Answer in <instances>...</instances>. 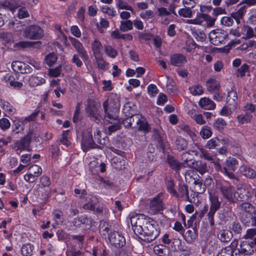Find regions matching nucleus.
Listing matches in <instances>:
<instances>
[{
    "mask_svg": "<svg viewBox=\"0 0 256 256\" xmlns=\"http://www.w3.org/2000/svg\"><path fill=\"white\" fill-rule=\"evenodd\" d=\"M242 174L250 179H254L256 176L255 170L247 165H242L240 167Z\"/></svg>",
    "mask_w": 256,
    "mask_h": 256,
    "instance_id": "obj_28",
    "label": "nucleus"
},
{
    "mask_svg": "<svg viewBox=\"0 0 256 256\" xmlns=\"http://www.w3.org/2000/svg\"><path fill=\"white\" fill-rule=\"evenodd\" d=\"M126 162L124 156H114L112 159V163L114 164V168L118 170L124 168Z\"/></svg>",
    "mask_w": 256,
    "mask_h": 256,
    "instance_id": "obj_32",
    "label": "nucleus"
},
{
    "mask_svg": "<svg viewBox=\"0 0 256 256\" xmlns=\"http://www.w3.org/2000/svg\"><path fill=\"white\" fill-rule=\"evenodd\" d=\"M126 222L128 227L130 226V224L132 229L134 232L136 228L138 226L141 228H142V226L144 225H150L154 226L156 222L152 218L144 214L132 212L130 213L126 218ZM146 226L148 227V226Z\"/></svg>",
    "mask_w": 256,
    "mask_h": 256,
    "instance_id": "obj_2",
    "label": "nucleus"
},
{
    "mask_svg": "<svg viewBox=\"0 0 256 256\" xmlns=\"http://www.w3.org/2000/svg\"><path fill=\"white\" fill-rule=\"evenodd\" d=\"M194 190L195 192L198 194H203L205 192L206 188L205 185L202 182V180H195L194 182Z\"/></svg>",
    "mask_w": 256,
    "mask_h": 256,
    "instance_id": "obj_45",
    "label": "nucleus"
},
{
    "mask_svg": "<svg viewBox=\"0 0 256 256\" xmlns=\"http://www.w3.org/2000/svg\"><path fill=\"white\" fill-rule=\"evenodd\" d=\"M238 164V160L236 158L230 157L222 166L218 162H214V167L216 172H220L225 176L232 179L235 178L234 172L236 169Z\"/></svg>",
    "mask_w": 256,
    "mask_h": 256,
    "instance_id": "obj_6",
    "label": "nucleus"
},
{
    "mask_svg": "<svg viewBox=\"0 0 256 256\" xmlns=\"http://www.w3.org/2000/svg\"><path fill=\"white\" fill-rule=\"evenodd\" d=\"M137 130L138 132L145 134H148L151 131V126L146 120V118L142 114H138L135 118Z\"/></svg>",
    "mask_w": 256,
    "mask_h": 256,
    "instance_id": "obj_14",
    "label": "nucleus"
},
{
    "mask_svg": "<svg viewBox=\"0 0 256 256\" xmlns=\"http://www.w3.org/2000/svg\"><path fill=\"white\" fill-rule=\"evenodd\" d=\"M83 117L80 114V104H77L75 107V110L72 117V122L75 124H77L82 120Z\"/></svg>",
    "mask_w": 256,
    "mask_h": 256,
    "instance_id": "obj_37",
    "label": "nucleus"
},
{
    "mask_svg": "<svg viewBox=\"0 0 256 256\" xmlns=\"http://www.w3.org/2000/svg\"><path fill=\"white\" fill-rule=\"evenodd\" d=\"M175 144L176 148L178 150H184L187 148L188 142L186 139L184 138L182 136H178L176 138Z\"/></svg>",
    "mask_w": 256,
    "mask_h": 256,
    "instance_id": "obj_34",
    "label": "nucleus"
},
{
    "mask_svg": "<svg viewBox=\"0 0 256 256\" xmlns=\"http://www.w3.org/2000/svg\"><path fill=\"white\" fill-rule=\"evenodd\" d=\"M86 112L90 120L98 124L100 121V112L97 102L94 100L88 99L85 108Z\"/></svg>",
    "mask_w": 256,
    "mask_h": 256,
    "instance_id": "obj_8",
    "label": "nucleus"
},
{
    "mask_svg": "<svg viewBox=\"0 0 256 256\" xmlns=\"http://www.w3.org/2000/svg\"><path fill=\"white\" fill-rule=\"evenodd\" d=\"M206 17H208L207 14L198 12L196 18L194 19L188 20L187 22L189 24H201L205 22Z\"/></svg>",
    "mask_w": 256,
    "mask_h": 256,
    "instance_id": "obj_30",
    "label": "nucleus"
},
{
    "mask_svg": "<svg viewBox=\"0 0 256 256\" xmlns=\"http://www.w3.org/2000/svg\"><path fill=\"white\" fill-rule=\"evenodd\" d=\"M192 36L197 40L203 42L206 39V35L204 30L195 28L192 30Z\"/></svg>",
    "mask_w": 256,
    "mask_h": 256,
    "instance_id": "obj_33",
    "label": "nucleus"
},
{
    "mask_svg": "<svg viewBox=\"0 0 256 256\" xmlns=\"http://www.w3.org/2000/svg\"><path fill=\"white\" fill-rule=\"evenodd\" d=\"M33 246L29 244H24L22 248V254L23 256H30L32 254Z\"/></svg>",
    "mask_w": 256,
    "mask_h": 256,
    "instance_id": "obj_64",
    "label": "nucleus"
},
{
    "mask_svg": "<svg viewBox=\"0 0 256 256\" xmlns=\"http://www.w3.org/2000/svg\"><path fill=\"white\" fill-rule=\"evenodd\" d=\"M112 124L108 127V132L109 134L120 130L121 128L120 122L118 118L117 120H114L112 124Z\"/></svg>",
    "mask_w": 256,
    "mask_h": 256,
    "instance_id": "obj_51",
    "label": "nucleus"
},
{
    "mask_svg": "<svg viewBox=\"0 0 256 256\" xmlns=\"http://www.w3.org/2000/svg\"><path fill=\"white\" fill-rule=\"evenodd\" d=\"M104 52L110 58H114L118 54L117 50L111 46H104Z\"/></svg>",
    "mask_w": 256,
    "mask_h": 256,
    "instance_id": "obj_53",
    "label": "nucleus"
},
{
    "mask_svg": "<svg viewBox=\"0 0 256 256\" xmlns=\"http://www.w3.org/2000/svg\"><path fill=\"white\" fill-rule=\"evenodd\" d=\"M28 171L38 178L42 173V168L37 164H33L30 166Z\"/></svg>",
    "mask_w": 256,
    "mask_h": 256,
    "instance_id": "obj_56",
    "label": "nucleus"
},
{
    "mask_svg": "<svg viewBox=\"0 0 256 256\" xmlns=\"http://www.w3.org/2000/svg\"><path fill=\"white\" fill-rule=\"evenodd\" d=\"M116 5L119 10H126L132 12H134L133 8L131 6L128 5L124 0H116Z\"/></svg>",
    "mask_w": 256,
    "mask_h": 256,
    "instance_id": "obj_47",
    "label": "nucleus"
},
{
    "mask_svg": "<svg viewBox=\"0 0 256 256\" xmlns=\"http://www.w3.org/2000/svg\"><path fill=\"white\" fill-rule=\"evenodd\" d=\"M198 105L201 108L208 110H214L216 106L215 103L212 100L206 97L200 99Z\"/></svg>",
    "mask_w": 256,
    "mask_h": 256,
    "instance_id": "obj_27",
    "label": "nucleus"
},
{
    "mask_svg": "<svg viewBox=\"0 0 256 256\" xmlns=\"http://www.w3.org/2000/svg\"><path fill=\"white\" fill-rule=\"evenodd\" d=\"M72 223L76 227H80L82 226H92V220L86 215H82L73 218Z\"/></svg>",
    "mask_w": 256,
    "mask_h": 256,
    "instance_id": "obj_20",
    "label": "nucleus"
},
{
    "mask_svg": "<svg viewBox=\"0 0 256 256\" xmlns=\"http://www.w3.org/2000/svg\"><path fill=\"white\" fill-rule=\"evenodd\" d=\"M0 106L6 112L9 114H12L14 113V108L10 104L4 99H0Z\"/></svg>",
    "mask_w": 256,
    "mask_h": 256,
    "instance_id": "obj_38",
    "label": "nucleus"
},
{
    "mask_svg": "<svg viewBox=\"0 0 256 256\" xmlns=\"http://www.w3.org/2000/svg\"><path fill=\"white\" fill-rule=\"evenodd\" d=\"M102 45L98 38H95L91 43V48L93 56L94 58L96 56L102 55Z\"/></svg>",
    "mask_w": 256,
    "mask_h": 256,
    "instance_id": "obj_26",
    "label": "nucleus"
},
{
    "mask_svg": "<svg viewBox=\"0 0 256 256\" xmlns=\"http://www.w3.org/2000/svg\"><path fill=\"white\" fill-rule=\"evenodd\" d=\"M242 30L245 36L243 38L245 39H248L253 38L254 36V30L252 28L250 27L247 24H244L242 27Z\"/></svg>",
    "mask_w": 256,
    "mask_h": 256,
    "instance_id": "obj_49",
    "label": "nucleus"
},
{
    "mask_svg": "<svg viewBox=\"0 0 256 256\" xmlns=\"http://www.w3.org/2000/svg\"><path fill=\"white\" fill-rule=\"evenodd\" d=\"M218 236L220 240H231L233 237V234L231 230H222L218 234Z\"/></svg>",
    "mask_w": 256,
    "mask_h": 256,
    "instance_id": "obj_40",
    "label": "nucleus"
},
{
    "mask_svg": "<svg viewBox=\"0 0 256 256\" xmlns=\"http://www.w3.org/2000/svg\"><path fill=\"white\" fill-rule=\"evenodd\" d=\"M68 250L66 252V256H80L82 253L78 250H76V246L71 243H66Z\"/></svg>",
    "mask_w": 256,
    "mask_h": 256,
    "instance_id": "obj_35",
    "label": "nucleus"
},
{
    "mask_svg": "<svg viewBox=\"0 0 256 256\" xmlns=\"http://www.w3.org/2000/svg\"><path fill=\"white\" fill-rule=\"evenodd\" d=\"M206 86L207 91L210 94H214L220 88V82L214 78H208Z\"/></svg>",
    "mask_w": 256,
    "mask_h": 256,
    "instance_id": "obj_23",
    "label": "nucleus"
},
{
    "mask_svg": "<svg viewBox=\"0 0 256 256\" xmlns=\"http://www.w3.org/2000/svg\"><path fill=\"white\" fill-rule=\"evenodd\" d=\"M81 146L84 152H86L90 149L100 148V146L94 142L91 132L82 133Z\"/></svg>",
    "mask_w": 256,
    "mask_h": 256,
    "instance_id": "obj_11",
    "label": "nucleus"
},
{
    "mask_svg": "<svg viewBox=\"0 0 256 256\" xmlns=\"http://www.w3.org/2000/svg\"><path fill=\"white\" fill-rule=\"evenodd\" d=\"M178 200H184L186 201L189 200L188 186L184 184L180 183L178 186L177 194H174V196Z\"/></svg>",
    "mask_w": 256,
    "mask_h": 256,
    "instance_id": "obj_21",
    "label": "nucleus"
},
{
    "mask_svg": "<svg viewBox=\"0 0 256 256\" xmlns=\"http://www.w3.org/2000/svg\"><path fill=\"white\" fill-rule=\"evenodd\" d=\"M70 132V130H63L61 136V138L60 140V142L62 144L66 146H69L70 144V142L68 139V136H69Z\"/></svg>",
    "mask_w": 256,
    "mask_h": 256,
    "instance_id": "obj_59",
    "label": "nucleus"
},
{
    "mask_svg": "<svg viewBox=\"0 0 256 256\" xmlns=\"http://www.w3.org/2000/svg\"><path fill=\"white\" fill-rule=\"evenodd\" d=\"M170 62L172 66L182 67L187 62V59L183 54L176 53L170 55Z\"/></svg>",
    "mask_w": 256,
    "mask_h": 256,
    "instance_id": "obj_16",
    "label": "nucleus"
},
{
    "mask_svg": "<svg viewBox=\"0 0 256 256\" xmlns=\"http://www.w3.org/2000/svg\"><path fill=\"white\" fill-rule=\"evenodd\" d=\"M166 162L170 168L176 172H178L182 166V163L170 154L167 156Z\"/></svg>",
    "mask_w": 256,
    "mask_h": 256,
    "instance_id": "obj_24",
    "label": "nucleus"
},
{
    "mask_svg": "<svg viewBox=\"0 0 256 256\" xmlns=\"http://www.w3.org/2000/svg\"><path fill=\"white\" fill-rule=\"evenodd\" d=\"M250 66L246 63L242 64L236 70V74L238 77H243L246 75V72L248 71Z\"/></svg>",
    "mask_w": 256,
    "mask_h": 256,
    "instance_id": "obj_62",
    "label": "nucleus"
},
{
    "mask_svg": "<svg viewBox=\"0 0 256 256\" xmlns=\"http://www.w3.org/2000/svg\"><path fill=\"white\" fill-rule=\"evenodd\" d=\"M209 38L212 44L218 46L226 42L228 39V33L222 30H214L209 34Z\"/></svg>",
    "mask_w": 256,
    "mask_h": 256,
    "instance_id": "obj_9",
    "label": "nucleus"
},
{
    "mask_svg": "<svg viewBox=\"0 0 256 256\" xmlns=\"http://www.w3.org/2000/svg\"><path fill=\"white\" fill-rule=\"evenodd\" d=\"M24 36L30 40H39L43 36V30L38 26L30 25L26 28Z\"/></svg>",
    "mask_w": 256,
    "mask_h": 256,
    "instance_id": "obj_12",
    "label": "nucleus"
},
{
    "mask_svg": "<svg viewBox=\"0 0 256 256\" xmlns=\"http://www.w3.org/2000/svg\"><path fill=\"white\" fill-rule=\"evenodd\" d=\"M252 116L247 112L244 114H238L236 116V118L238 122L240 124H244L249 123Z\"/></svg>",
    "mask_w": 256,
    "mask_h": 256,
    "instance_id": "obj_41",
    "label": "nucleus"
},
{
    "mask_svg": "<svg viewBox=\"0 0 256 256\" xmlns=\"http://www.w3.org/2000/svg\"><path fill=\"white\" fill-rule=\"evenodd\" d=\"M70 41L72 46L78 53L82 60L84 61L88 60V56L86 50L84 48L82 43H81L79 40L74 38H70Z\"/></svg>",
    "mask_w": 256,
    "mask_h": 256,
    "instance_id": "obj_17",
    "label": "nucleus"
},
{
    "mask_svg": "<svg viewBox=\"0 0 256 256\" xmlns=\"http://www.w3.org/2000/svg\"><path fill=\"white\" fill-rule=\"evenodd\" d=\"M178 14L181 17L190 18L192 17L193 12L190 8L185 6L184 8L179 9Z\"/></svg>",
    "mask_w": 256,
    "mask_h": 256,
    "instance_id": "obj_50",
    "label": "nucleus"
},
{
    "mask_svg": "<svg viewBox=\"0 0 256 256\" xmlns=\"http://www.w3.org/2000/svg\"><path fill=\"white\" fill-rule=\"evenodd\" d=\"M227 96L226 97V102L228 106L235 107L237 105L238 97L236 90V88L233 86L230 90L227 88L226 90Z\"/></svg>",
    "mask_w": 256,
    "mask_h": 256,
    "instance_id": "obj_18",
    "label": "nucleus"
},
{
    "mask_svg": "<svg viewBox=\"0 0 256 256\" xmlns=\"http://www.w3.org/2000/svg\"><path fill=\"white\" fill-rule=\"evenodd\" d=\"M215 184L216 188L225 200L229 202H234L236 191L234 186L230 182L223 178L216 179Z\"/></svg>",
    "mask_w": 256,
    "mask_h": 256,
    "instance_id": "obj_4",
    "label": "nucleus"
},
{
    "mask_svg": "<svg viewBox=\"0 0 256 256\" xmlns=\"http://www.w3.org/2000/svg\"><path fill=\"white\" fill-rule=\"evenodd\" d=\"M226 125V120L221 118L216 119L213 123L214 128L219 132L223 130Z\"/></svg>",
    "mask_w": 256,
    "mask_h": 256,
    "instance_id": "obj_48",
    "label": "nucleus"
},
{
    "mask_svg": "<svg viewBox=\"0 0 256 256\" xmlns=\"http://www.w3.org/2000/svg\"><path fill=\"white\" fill-rule=\"evenodd\" d=\"M178 132L186 136H188L194 142L200 139L199 136L192 130L190 127L186 124H182L178 126Z\"/></svg>",
    "mask_w": 256,
    "mask_h": 256,
    "instance_id": "obj_15",
    "label": "nucleus"
},
{
    "mask_svg": "<svg viewBox=\"0 0 256 256\" xmlns=\"http://www.w3.org/2000/svg\"><path fill=\"white\" fill-rule=\"evenodd\" d=\"M189 90L192 95L194 96H200L204 93V88L202 86L199 84L190 86L189 88Z\"/></svg>",
    "mask_w": 256,
    "mask_h": 256,
    "instance_id": "obj_46",
    "label": "nucleus"
},
{
    "mask_svg": "<svg viewBox=\"0 0 256 256\" xmlns=\"http://www.w3.org/2000/svg\"><path fill=\"white\" fill-rule=\"evenodd\" d=\"M101 10L102 12L107 14L108 16L114 17L116 15V12L112 6H103L101 8Z\"/></svg>",
    "mask_w": 256,
    "mask_h": 256,
    "instance_id": "obj_63",
    "label": "nucleus"
},
{
    "mask_svg": "<svg viewBox=\"0 0 256 256\" xmlns=\"http://www.w3.org/2000/svg\"><path fill=\"white\" fill-rule=\"evenodd\" d=\"M196 172L201 174H203L208 170L207 166L205 162L202 160L196 161V164L192 166Z\"/></svg>",
    "mask_w": 256,
    "mask_h": 256,
    "instance_id": "obj_36",
    "label": "nucleus"
},
{
    "mask_svg": "<svg viewBox=\"0 0 256 256\" xmlns=\"http://www.w3.org/2000/svg\"><path fill=\"white\" fill-rule=\"evenodd\" d=\"M99 228L100 234L105 240H126L122 232L112 229V225L106 221L100 220Z\"/></svg>",
    "mask_w": 256,
    "mask_h": 256,
    "instance_id": "obj_5",
    "label": "nucleus"
},
{
    "mask_svg": "<svg viewBox=\"0 0 256 256\" xmlns=\"http://www.w3.org/2000/svg\"><path fill=\"white\" fill-rule=\"evenodd\" d=\"M154 251L159 256H166L168 253L166 246L163 244H158L154 247Z\"/></svg>",
    "mask_w": 256,
    "mask_h": 256,
    "instance_id": "obj_39",
    "label": "nucleus"
},
{
    "mask_svg": "<svg viewBox=\"0 0 256 256\" xmlns=\"http://www.w3.org/2000/svg\"><path fill=\"white\" fill-rule=\"evenodd\" d=\"M56 60L57 56L54 52L48 54L45 58L46 63L50 66L54 64Z\"/></svg>",
    "mask_w": 256,
    "mask_h": 256,
    "instance_id": "obj_58",
    "label": "nucleus"
},
{
    "mask_svg": "<svg viewBox=\"0 0 256 256\" xmlns=\"http://www.w3.org/2000/svg\"><path fill=\"white\" fill-rule=\"evenodd\" d=\"M164 194L160 192L150 200L149 207L152 214H156L163 211L164 206Z\"/></svg>",
    "mask_w": 256,
    "mask_h": 256,
    "instance_id": "obj_10",
    "label": "nucleus"
},
{
    "mask_svg": "<svg viewBox=\"0 0 256 256\" xmlns=\"http://www.w3.org/2000/svg\"><path fill=\"white\" fill-rule=\"evenodd\" d=\"M174 180L172 179L169 180L166 182V190L172 196L174 194H177V191L174 188Z\"/></svg>",
    "mask_w": 256,
    "mask_h": 256,
    "instance_id": "obj_55",
    "label": "nucleus"
},
{
    "mask_svg": "<svg viewBox=\"0 0 256 256\" xmlns=\"http://www.w3.org/2000/svg\"><path fill=\"white\" fill-rule=\"evenodd\" d=\"M247 7L244 6L240 8L236 12H233L230 14L232 18L234 20L238 25H242L240 20L243 19L244 16L246 13Z\"/></svg>",
    "mask_w": 256,
    "mask_h": 256,
    "instance_id": "obj_25",
    "label": "nucleus"
},
{
    "mask_svg": "<svg viewBox=\"0 0 256 256\" xmlns=\"http://www.w3.org/2000/svg\"><path fill=\"white\" fill-rule=\"evenodd\" d=\"M34 134V131L30 130L26 134L22 137L16 143V147L20 151L26 150L30 147Z\"/></svg>",
    "mask_w": 256,
    "mask_h": 256,
    "instance_id": "obj_13",
    "label": "nucleus"
},
{
    "mask_svg": "<svg viewBox=\"0 0 256 256\" xmlns=\"http://www.w3.org/2000/svg\"><path fill=\"white\" fill-rule=\"evenodd\" d=\"M256 241H242L240 250L246 255L250 254L256 250Z\"/></svg>",
    "mask_w": 256,
    "mask_h": 256,
    "instance_id": "obj_22",
    "label": "nucleus"
},
{
    "mask_svg": "<svg viewBox=\"0 0 256 256\" xmlns=\"http://www.w3.org/2000/svg\"><path fill=\"white\" fill-rule=\"evenodd\" d=\"M130 104L129 102L126 103L124 106L122 111L126 116H135L136 118L138 114H136V110L131 107Z\"/></svg>",
    "mask_w": 256,
    "mask_h": 256,
    "instance_id": "obj_43",
    "label": "nucleus"
},
{
    "mask_svg": "<svg viewBox=\"0 0 256 256\" xmlns=\"http://www.w3.org/2000/svg\"><path fill=\"white\" fill-rule=\"evenodd\" d=\"M212 134L210 128L208 126H203L200 132V134L203 139L210 138L212 136Z\"/></svg>",
    "mask_w": 256,
    "mask_h": 256,
    "instance_id": "obj_52",
    "label": "nucleus"
},
{
    "mask_svg": "<svg viewBox=\"0 0 256 256\" xmlns=\"http://www.w3.org/2000/svg\"><path fill=\"white\" fill-rule=\"evenodd\" d=\"M26 124L23 117L20 118H15L12 120V132L15 134L22 132L24 130Z\"/></svg>",
    "mask_w": 256,
    "mask_h": 256,
    "instance_id": "obj_19",
    "label": "nucleus"
},
{
    "mask_svg": "<svg viewBox=\"0 0 256 256\" xmlns=\"http://www.w3.org/2000/svg\"><path fill=\"white\" fill-rule=\"evenodd\" d=\"M210 210L207 214L208 219L211 226L214 224V216L216 212L221 208L222 198L214 190H208Z\"/></svg>",
    "mask_w": 256,
    "mask_h": 256,
    "instance_id": "obj_3",
    "label": "nucleus"
},
{
    "mask_svg": "<svg viewBox=\"0 0 256 256\" xmlns=\"http://www.w3.org/2000/svg\"><path fill=\"white\" fill-rule=\"evenodd\" d=\"M40 110L39 108H36L34 110V112L30 114L28 116L23 118L24 120L27 124L28 122H34L36 120V116L40 114Z\"/></svg>",
    "mask_w": 256,
    "mask_h": 256,
    "instance_id": "obj_61",
    "label": "nucleus"
},
{
    "mask_svg": "<svg viewBox=\"0 0 256 256\" xmlns=\"http://www.w3.org/2000/svg\"><path fill=\"white\" fill-rule=\"evenodd\" d=\"M2 6L12 12L14 11L20 6L18 2L16 0H4Z\"/></svg>",
    "mask_w": 256,
    "mask_h": 256,
    "instance_id": "obj_29",
    "label": "nucleus"
},
{
    "mask_svg": "<svg viewBox=\"0 0 256 256\" xmlns=\"http://www.w3.org/2000/svg\"><path fill=\"white\" fill-rule=\"evenodd\" d=\"M104 118L109 123H112L118 118L120 106L119 97L116 94L112 93L103 102Z\"/></svg>",
    "mask_w": 256,
    "mask_h": 256,
    "instance_id": "obj_1",
    "label": "nucleus"
},
{
    "mask_svg": "<svg viewBox=\"0 0 256 256\" xmlns=\"http://www.w3.org/2000/svg\"><path fill=\"white\" fill-rule=\"evenodd\" d=\"M242 212L240 216L241 222L246 226H256V210L254 206L248 202L242 204Z\"/></svg>",
    "mask_w": 256,
    "mask_h": 256,
    "instance_id": "obj_7",
    "label": "nucleus"
},
{
    "mask_svg": "<svg viewBox=\"0 0 256 256\" xmlns=\"http://www.w3.org/2000/svg\"><path fill=\"white\" fill-rule=\"evenodd\" d=\"M133 28V23L130 20L122 21L120 30L122 32H127Z\"/></svg>",
    "mask_w": 256,
    "mask_h": 256,
    "instance_id": "obj_57",
    "label": "nucleus"
},
{
    "mask_svg": "<svg viewBox=\"0 0 256 256\" xmlns=\"http://www.w3.org/2000/svg\"><path fill=\"white\" fill-rule=\"evenodd\" d=\"M97 65V67L99 70H106V66L109 64L103 58L102 55L96 56L94 58Z\"/></svg>",
    "mask_w": 256,
    "mask_h": 256,
    "instance_id": "obj_42",
    "label": "nucleus"
},
{
    "mask_svg": "<svg viewBox=\"0 0 256 256\" xmlns=\"http://www.w3.org/2000/svg\"><path fill=\"white\" fill-rule=\"evenodd\" d=\"M193 156L190 154V152H186L182 156V159L184 160V164L190 166L194 164L193 160Z\"/></svg>",
    "mask_w": 256,
    "mask_h": 256,
    "instance_id": "obj_54",
    "label": "nucleus"
},
{
    "mask_svg": "<svg viewBox=\"0 0 256 256\" xmlns=\"http://www.w3.org/2000/svg\"><path fill=\"white\" fill-rule=\"evenodd\" d=\"M46 83V80L41 76H32L30 79V84L32 86L42 85Z\"/></svg>",
    "mask_w": 256,
    "mask_h": 256,
    "instance_id": "obj_44",
    "label": "nucleus"
},
{
    "mask_svg": "<svg viewBox=\"0 0 256 256\" xmlns=\"http://www.w3.org/2000/svg\"><path fill=\"white\" fill-rule=\"evenodd\" d=\"M98 202V200L96 196H92L89 198L88 202L83 205L84 209L86 210H94L95 206Z\"/></svg>",
    "mask_w": 256,
    "mask_h": 256,
    "instance_id": "obj_31",
    "label": "nucleus"
},
{
    "mask_svg": "<svg viewBox=\"0 0 256 256\" xmlns=\"http://www.w3.org/2000/svg\"><path fill=\"white\" fill-rule=\"evenodd\" d=\"M198 236V232L196 228H194L192 230H188L184 236L185 240L186 238L190 240H195Z\"/></svg>",
    "mask_w": 256,
    "mask_h": 256,
    "instance_id": "obj_60",
    "label": "nucleus"
}]
</instances>
